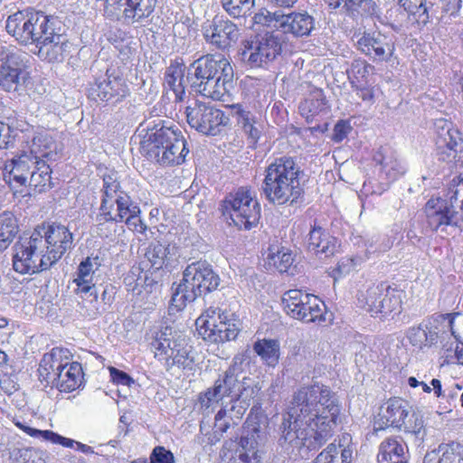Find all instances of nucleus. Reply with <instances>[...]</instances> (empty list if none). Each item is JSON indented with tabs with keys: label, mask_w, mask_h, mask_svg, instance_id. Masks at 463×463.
<instances>
[{
	"label": "nucleus",
	"mask_w": 463,
	"mask_h": 463,
	"mask_svg": "<svg viewBox=\"0 0 463 463\" xmlns=\"http://www.w3.org/2000/svg\"><path fill=\"white\" fill-rule=\"evenodd\" d=\"M340 409L330 389L320 383L301 387L282 423L280 442L316 449L334 433Z\"/></svg>",
	"instance_id": "f257e3e1"
},
{
	"label": "nucleus",
	"mask_w": 463,
	"mask_h": 463,
	"mask_svg": "<svg viewBox=\"0 0 463 463\" xmlns=\"http://www.w3.org/2000/svg\"><path fill=\"white\" fill-rule=\"evenodd\" d=\"M260 387L251 378L242 376L236 363L232 364L214 382L213 388L201 393L199 402L202 408L208 409L224 398H230V409L222 408L215 415V428L225 432L230 427V421L241 420L257 396Z\"/></svg>",
	"instance_id": "f03ea898"
},
{
	"label": "nucleus",
	"mask_w": 463,
	"mask_h": 463,
	"mask_svg": "<svg viewBox=\"0 0 463 463\" xmlns=\"http://www.w3.org/2000/svg\"><path fill=\"white\" fill-rule=\"evenodd\" d=\"M233 69L222 54L207 55L188 69L186 80L193 91L214 100H226L233 89Z\"/></svg>",
	"instance_id": "7ed1b4c3"
},
{
	"label": "nucleus",
	"mask_w": 463,
	"mask_h": 463,
	"mask_svg": "<svg viewBox=\"0 0 463 463\" xmlns=\"http://www.w3.org/2000/svg\"><path fill=\"white\" fill-rule=\"evenodd\" d=\"M300 174V167L293 157L281 156L274 159L266 167L262 185L268 201L277 205L296 203L303 194Z\"/></svg>",
	"instance_id": "20e7f679"
},
{
	"label": "nucleus",
	"mask_w": 463,
	"mask_h": 463,
	"mask_svg": "<svg viewBox=\"0 0 463 463\" xmlns=\"http://www.w3.org/2000/svg\"><path fill=\"white\" fill-rule=\"evenodd\" d=\"M219 276L206 261H195L189 264L183 272V279L171 298V308L182 310L187 303L198 297L217 288Z\"/></svg>",
	"instance_id": "39448f33"
},
{
	"label": "nucleus",
	"mask_w": 463,
	"mask_h": 463,
	"mask_svg": "<svg viewBox=\"0 0 463 463\" xmlns=\"http://www.w3.org/2000/svg\"><path fill=\"white\" fill-rule=\"evenodd\" d=\"M141 146L150 158L161 165H180L188 153L182 132L172 127H162L147 134Z\"/></svg>",
	"instance_id": "423d86ee"
},
{
	"label": "nucleus",
	"mask_w": 463,
	"mask_h": 463,
	"mask_svg": "<svg viewBox=\"0 0 463 463\" xmlns=\"http://www.w3.org/2000/svg\"><path fill=\"white\" fill-rule=\"evenodd\" d=\"M388 427L398 429L422 439L424 435V420L422 416L412 411L409 402L402 398H391L385 402L374 419L375 431Z\"/></svg>",
	"instance_id": "0eeeda50"
},
{
	"label": "nucleus",
	"mask_w": 463,
	"mask_h": 463,
	"mask_svg": "<svg viewBox=\"0 0 463 463\" xmlns=\"http://www.w3.org/2000/svg\"><path fill=\"white\" fill-rule=\"evenodd\" d=\"M44 243L35 229L30 236L21 237L13 247L14 269L21 274H34L50 269L52 263Z\"/></svg>",
	"instance_id": "6e6552de"
},
{
	"label": "nucleus",
	"mask_w": 463,
	"mask_h": 463,
	"mask_svg": "<svg viewBox=\"0 0 463 463\" xmlns=\"http://www.w3.org/2000/svg\"><path fill=\"white\" fill-rule=\"evenodd\" d=\"M459 316L460 313L439 315L426 324L411 328L408 332V339L413 346L418 348L430 346L438 342L443 348L447 339L461 340V333L456 324V318Z\"/></svg>",
	"instance_id": "1a4fd4ad"
},
{
	"label": "nucleus",
	"mask_w": 463,
	"mask_h": 463,
	"mask_svg": "<svg viewBox=\"0 0 463 463\" xmlns=\"http://www.w3.org/2000/svg\"><path fill=\"white\" fill-rule=\"evenodd\" d=\"M240 325V320L232 313L213 307L207 308L195 321L198 335L210 343L235 339Z\"/></svg>",
	"instance_id": "9d476101"
},
{
	"label": "nucleus",
	"mask_w": 463,
	"mask_h": 463,
	"mask_svg": "<svg viewBox=\"0 0 463 463\" xmlns=\"http://www.w3.org/2000/svg\"><path fill=\"white\" fill-rule=\"evenodd\" d=\"M30 84L26 54L16 49L3 50L0 54V89L21 96Z\"/></svg>",
	"instance_id": "9b49d317"
},
{
	"label": "nucleus",
	"mask_w": 463,
	"mask_h": 463,
	"mask_svg": "<svg viewBox=\"0 0 463 463\" xmlns=\"http://www.w3.org/2000/svg\"><path fill=\"white\" fill-rule=\"evenodd\" d=\"M260 204L247 188L241 187L222 202V213L240 230H250L260 218Z\"/></svg>",
	"instance_id": "f8f14e48"
},
{
	"label": "nucleus",
	"mask_w": 463,
	"mask_h": 463,
	"mask_svg": "<svg viewBox=\"0 0 463 463\" xmlns=\"http://www.w3.org/2000/svg\"><path fill=\"white\" fill-rule=\"evenodd\" d=\"M254 23L275 29L285 34L303 37L310 34L315 27V20L307 12L285 13L282 10L270 12L261 9L254 15Z\"/></svg>",
	"instance_id": "ddd939ff"
},
{
	"label": "nucleus",
	"mask_w": 463,
	"mask_h": 463,
	"mask_svg": "<svg viewBox=\"0 0 463 463\" xmlns=\"http://www.w3.org/2000/svg\"><path fill=\"white\" fill-rule=\"evenodd\" d=\"M402 300V291L380 283L359 290L357 305L372 317H386L399 311Z\"/></svg>",
	"instance_id": "4468645a"
},
{
	"label": "nucleus",
	"mask_w": 463,
	"mask_h": 463,
	"mask_svg": "<svg viewBox=\"0 0 463 463\" xmlns=\"http://www.w3.org/2000/svg\"><path fill=\"white\" fill-rule=\"evenodd\" d=\"M266 433L257 416L250 415L245 422L243 435L232 449L227 463H261V447Z\"/></svg>",
	"instance_id": "2eb2a0df"
},
{
	"label": "nucleus",
	"mask_w": 463,
	"mask_h": 463,
	"mask_svg": "<svg viewBox=\"0 0 463 463\" xmlns=\"http://www.w3.org/2000/svg\"><path fill=\"white\" fill-rule=\"evenodd\" d=\"M282 304L292 318L306 323L326 321V305L315 295L300 289H290L284 293Z\"/></svg>",
	"instance_id": "dca6fc26"
},
{
	"label": "nucleus",
	"mask_w": 463,
	"mask_h": 463,
	"mask_svg": "<svg viewBox=\"0 0 463 463\" xmlns=\"http://www.w3.org/2000/svg\"><path fill=\"white\" fill-rule=\"evenodd\" d=\"M155 357L165 364L169 369L177 366L184 369H192L194 357L191 355L192 346L181 335L166 337L165 333L158 335L152 343Z\"/></svg>",
	"instance_id": "f3484780"
},
{
	"label": "nucleus",
	"mask_w": 463,
	"mask_h": 463,
	"mask_svg": "<svg viewBox=\"0 0 463 463\" xmlns=\"http://www.w3.org/2000/svg\"><path fill=\"white\" fill-rule=\"evenodd\" d=\"M282 51V40L279 33L267 32L246 42L241 60L252 68L261 67L273 61Z\"/></svg>",
	"instance_id": "a211bd4d"
},
{
	"label": "nucleus",
	"mask_w": 463,
	"mask_h": 463,
	"mask_svg": "<svg viewBox=\"0 0 463 463\" xmlns=\"http://www.w3.org/2000/svg\"><path fill=\"white\" fill-rule=\"evenodd\" d=\"M449 199L431 197L425 204L426 222L431 231L444 230V227H460L463 224V214L454 208L453 202L457 201L458 190L449 187Z\"/></svg>",
	"instance_id": "6ab92c4d"
},
{
	"label": "nucleus",
	"mask_w": 463,
	"mask_h": 463,
	"mask_svg": "<svg viewBox=\"0 0 463 463\" xmlns=\"http://www.w3.org/2000/svg\"><path fill=\"white\" fill-rule=\"evenodd\" d=\"M186 118L191 128L211 136L219 134L229 122V118L222 110L200 100L186 107Z\"/></svg>",
	"instance_id": "aec40b11"
},
{
	"label": "nucleus",
	"mask_w": 463,
	"mask_h": 463,
	"mask_svg": "<svg viewBox=\"0 0 463 463\" xmlns=\"http://www.w3.org/2000/svg\"><path fill=\"white\" fill-rule=\"evenodd\" d=\"M373 162L380 166L381 175L376 186L373 180L364 182V187L370 186L372 194H381L392 182L402 176L407 171L404 161L389 147H381L376 151L373 155Z\"/></svg>",
	"instance_id": "412c9836"
},
{
	"label": "nucleus",
	"mask_w": 463,
	"mask_h": 463,
	"mask_svg": "<svg viewBox=\"0 0 463 463\" xmlns=\"http://www.w3.org/2000/svg\"><path fill=\"white\" fill-rule=\"evenodd\" d=\"M129 95L128 85L115 69H108L105 75L96 79L90 89V96L107 105H117Z\"/></svg>",
	"instance_id": "4be33fe9"
},
{
	"label": "nucleus",
	"mask_w": 463,
	"mask_h": 463,
	"mask_svg": "<svg viewBox=\"0 0 463 463\" xmlns=\"http://www.w3.org/2000/svg\"><path fill=\"white\" fill-rule=\"evenodd\" d=\"M102 194L99 213L97 215L96 221L99 235L108 237L109 233L104 232V226L111 220L112 215L115 214V204L117 205L116 212H118L119 200L122 201L121 198H127L128 203H132V200L126 192L121 190L118 176L114 173L104 175Z\"/></svg>",
	"instance_id": "5701e85b"
},
{
	"label": "nucleus",
	"mask_w": 463,
	"mask_h": 463,
	"mask_svg": "<svg viewBox=\"0 0 463 463\" xmlns=\"http://www.w3.org/2000/svg\"><path fill=\"white\" fill-rule=\"evenodd\" d=\"M108 15L128 24H142L154 13L156 0H105Z\"/></svg>",
	"instance_id": "b1692460"
},
{
	"label": "nucleus",
	"mask_w": 463,
	"mask_h": 463,
	"mask_svg": "<svg viewBox=\"0 0 463 463\" xmlns=\"http://www.w3.org/2000/svg\"><path fill=\"white\" fill-rule=\"evenodd\" d=\"M45 241L47 255L51 258L52 265L56 263L73 244V235L70 230L61 224L52 223L35 229Z\"/></svg>",
	"instance_id": "393cba45"
},
{
	"label": "nucleus",
	"mask_w": 463,
	"mask_h": 463,
	"mask_svg": "<svg viewBox=\"0 0 463 463\" xmlns=\"http://www.w3.org/2000/svg\"><path fill=\"white\" fill-rule=\"evenodd\" d=\"M356 44L358 50L373 61H388L395 52L393 37L379 31L364 32Z\"/></svg>",
	"instance_id": "a878e982"
},
{
	"label": "nucleus",
	"mask_w": 463,
	"mask_h": 463,
	"mask_svg": "<svg viewBox=\"0 0 463 463\" xmlns=\"http://www.w3.org/2000/svg\"><path fill=\"white\" fill-rule=\"evenodd\" d=\"M33 164L34 159L26 152L5 163L3 178L14 194L22 193L24 188L27 186Z\"/></svg>",
	"instance_id": "bb28decb"
},
{
	"label": "nucleus",
	"mask_w": 463,
	"mask_h": 463,
	"mask_svg": "<svg viewBox=\"0 0 463 463\" xmlns=\"http://www.w3.org/2000/svg\"><path fill=\"white\" fill-rule=\"evenodd\" d=\"M438 128V159L443 162H454L458 152L463 151V138L460 132L450 122L439 119Z\"/></svg>",
	"instance_id": "cd10ccee"
},
{
	"label": "nucleus",
	"mask_w": 463,
	"mask_h": 463,
	"mask_svg": "<svg viewBox=\"0 0 463 463\" xmlns=\"http://www.w3.org/2000/svg\"><path fill=\"white\" fill-rule=\"evenodd\" d=\"M203 34L208 44L218 50H225L239 39V29L232 21L215 17L203 27Z\"/></svg>",
	"instance_id": "c85d7f7f"
},
{
	"label": "nucleus",
	"mask_w": 463,
	"mask_h": 463,
	"mask_svg": "<svg viewBox=\"0 0 463 463\" xmlns=\"http://www.w3.org/2000/svg\"><path fill=\"white\" fill-rule=\"evenodd\" d=\"M124 286L134 296H146L153 292L157 282L150 270H145L141 264L133 265L123 279Z\"/></svg>",
	"instance_id": "c756f323"
},
{
	"label": "nucleus",
	"mask_w": 463,
	"mask_h": 463,
	"mask_svg": "<svg viewBox=\"0 0 463 463\" xmlns=\"http://www.w3.org/2000/svg\"><path fill=\"white\" fill-rule=\"evenodd\" d=\"M101 262L98 256L87 257L80 262L78 267L77 277L73 279V283L77 288L75 291L80 294L81 298L88 295L93 296L97 298V292L93 283V274L100 267Z\"/></svg>",
	"instance_id": "7c9ffc66"
},
{
	"label": "nucleus",
	"mask_w": 463,
	"mask_h": 463,
	"mask_svg": "<svg viewBox=\"0 0 463 463\" xmlns=\"http://www.w3.org/2000/svg\"><path fill=\"white\" fill-rule=\"evenodd\" d=\"M178 257L175 245L165 244L159 241L150 243L145 253V258L155 270L173 267Z\"/></svg>",
	"instance_id": "2f4dec72"
},
{
	"label": "nucleus",
	"mask_w": 463,
	"mask_h": 463,
	"mask_svg": "<svg viewBox=\"0 0 463 463\" xmlns=\"http://www.w3.org/2000/svg\"><path fill=\"white\" fill-rule=\"evenodd\" d=\"M30 23L28 45L34 44L37 47L55 32L56 19L43 12L32 10Z\"/></svg>",
	"instance_id": "473e14b6"
},
{
	"label": "nucleus",
	"mask_w": 463,
	"mask_h": 463,
	"mask_svg": "<svg viewBox=\"0 0 463 463\" xmlns=\"http://www.w3.org/2000/svg\"><path fill=\"white\" fill-rule=\"evenodd\" d=\"M119 200V211L115 212L110 221L107 222L113 227L115 232V223L125 221L128 227L135 232L144 233L146 230V224L141 221L138 214L140 213L139 206L135 203H128V199Z\"/></svg>",
	"instance_id": "72a5a7b5"
},
{
	"label": "nucleus",
	"mask_w": 463,
	"mask_h": 463,
	"mask_svg": "<svg viewBox=\"0 0 463 463\" xmlns=\"http://www.w3.org/2000/svg\"><path fill=\"white\" fill-rule=\"evenodd\" d=\"M379 463H408V447L400 436L383 439L377 455Z\"/></svg>",
	"instance_id": "f704fd0d"
},
{
	"label": "nucleus",
	"mask_w": 463,
	"mask_h": 463,
	"mask_svg": "<svg viewBox=\"0 0 463 463\" xmlns=\"http://www.w3.org/2000/svg\"><path fill=\"white\" fill-rule=\"evenodd\" d=\"M82 374L80 364L65 359L61 363L52 387H56L60 392H72L81 384Z\"/></svg>",
	"instance_id": "c9c22d12"
},
{
	"label": "nucleus",
	"mask_w": 463,
	"mask_h": 463,
	"mask_svg": "<svg viewBox=\"0 0 463 463\" xmlns=\"http://www.w3.org/2000/svg\"><path fill=\"white\" fill-rule=\"evenodd\" d=\"M31 13L32 9L19 10L9 14L5 20L7 33L24 45H28Z\"/></svg>",
	"instance_id": "e433bc0d"
},
{
	"label": "nucleus",
	"mask_w": 463,
	"mask_h": 463,
	"mask_svg": "<svg viewBox=\"0 0 463 463\" xmlns=\"http://www.w3.org/2000/svg\"><path fill=\"white\" fill-rule=\"evenodd\" d=\"M335 247V238L330 236L328 232L315 224L308 234V250L317 255L325 254L327 257L334 254Z\"/></svg>",
	"instance_id": "4c0bfd02"
},
{
	"label": "nucleus",
	"mask_w": 463,
	"mask_h": 463,
	"mask_svg": "<svg viewBox=\"0 0 463 463\" xmlns=\"http://www.w3.org/2000/svg\"><path fill=\"white\" fill-rule=\"evenodd\" d=\"M38 56L50 62L61 61L67 48V42L62 34L54 32L47 41L36 47Z\"/></svg>",
	"instance_id": "58836bf2"
},
{
	"label": "nucleus",
	"mask_w": 463,
	"mask_h": 463,
	"mask_svg": "<svg viewBox=\"0 0 463 463\" xmlns=\"http://www.w3.org/2000/svg\"><path fill=\"white\" fill-rule=\"evenodd\" d=\"M29 147V155L34 160H49L53 156L55 142L51 133L43 129L34 134Z\"/></svg>",
	"instance_id": "ea45409f"
},
{
	"label": "nucleus",
	"mask_w": 463,
	"mask_h": 463,
	"mask_svg": "<svg viewBox=\"0 0 463 463\" xmlns=\"http://www.w3.org/2000/svg\"><path fill=\"white\" fill-rule=\"evenodd\" d=\"M184 70V64L173 63L165 73V88L173 91L176 101H182L185 95Z\"/></svg>",
	"instance_id": "a19ab883"
},
{
	"label": "nucleus",
	"mask_w": 463,
	"mask_h": 463,
	"mask_svg": "<svg viewBox=\"0 0 463 463\" xmlns=\"http://www.w3.org/2000/svg\"><path fill=\"white\" fill-rule=\"evenodd\" d=\"M62 361V350L61 349H52L51 353L45 354L38 369L41 381H44L48 385L52 386Z\"/></svg>",
	"instance_id": "79ce46f5"
},
{
	"label": "nucleus",
	"mask_w": 463,
	"mask_h": 463,
	"mask_svg": "<svg viewBox=\"0 0 463 463\" xmlns=\"http://www.w3.org/2000/svg\"><path fill=\"white\" fill-rule=\"evenodd\" d=\"M352 457L351 447L333 442L317 455L313 463H351Z\"/></svg>",
	"instance_id": "37998d69"
},
{
	"label": "nucleus",
	"mask_w": 463,
	"mask_h": 463,
	"mask_svg": "<svg viewBox=\"0 0 463 463\" xmlns=\"http://www.w3.org/2000/svg\"><path fill=\"white\" fill-rule=\"evenodd\" d=\"M14 424L23 430L26 435L44 441H49L52 444H59L61 446H71L72 442L65 439L63 436L53 432L52 430H41L31 427L27 422L22 419L14 418Z\"/></svg>",
	"instance_id": "c03bdc74"
},
{
	"label": "nucleus",
	"mask_w": 463,
	"mask_h": 463,
	"mask_svg": "<svg viewBox=\"0 0 463 463\" xmlns=\"http://www.w3.org/2000/svg\"><path fill=\"white\" fill-rule=\"evenodd\" d=\"M51 174L52 170L45 160H34L27 185L33 187L34 190H37L38 192H42L46 188H51Z\"/></svg>",
	"instance_id": "a18cd8bd"
},
{
	"label": "nucleus",
	"mask_w": 463,
	"mask_h": 463,
	"mask_svg": "<svg viewBox=\"0 0 463 463\" xmlns=\"http://www.w3.org/2000/svg\"><path fill=\"white\" fill-rule=\"evenodd\" d=\"M328 109L325 94L321 90L312 91L299 105V111L307 120Z\"/></svg>",
	"instance_id": "49530a36"
},
{
	"label": "nucleus",
	"mask_w": 463,
	"mask_h": 463,
	"mask_svg": "<svg viewBox=\"0 0 463 463\" xmlns=\"http://www.w3.org/2000/svg\"><path fill=\"white\" fill-rule=\"evenodd\" d=\"M254 352L269 366H275L279 358V344L277 340L262 339L253 345Z\"/></svg>",
	"instance_id": "de8ad7c7"
},
{
	"label": "nucleus",
	"mask_w": 463,
	"mask_h": 463,
	"mask_svg": "<svg viewBox=\"0 0 463 463\" xmlns=\"http://www.w3.org/2000/svg\"><path fill=\"white\" fill-rule=\"evenodd\" d=\"M18 232L15 216L11 212L0 213V251L6 249Z\"/></svg>",
	"instance_id": "09e8293b"
},
{
	"label": "nucleus",
	"mask_w": 463,
	"mask_h": 463,
	"mask_svg": "<svg viewBox=\"0 0 463 463\" xmlns=\"http://www.w3.org/2000/svg\"><path fill=\"white\" fill-rule=\"evenodd\" d=\"M234 112L238 123L241 126L243 132L247 135L250 143L256 144L260 138V131L255 126L254 116L251 112L245 110L241 105L234 106Z\"/></svg>",
	"instance_id": "8fccbe9b"
},
{
	"label": "nucleus",
	"mask_w": 463,
	"mask_h": 463,
	"mask_svg": "<svg viewBox=\"0 0 463 463\" xmlns=\"http://www.w3.org/2000/svg\"><path fill=\"white\" fill-rule=\"evenodd\" d=\"M398 4L419 24L425 25L429 23L430 15L426 6V0H398Z\"/></svg>",
	"instance_id": "3c124183"
},
{
	"label": "nucleus",
	"mask_w": 463,
	"mask_h": 463,
	"mask_svg": "<svg viewBox=\"0 0 463 463\" xmlns=\"http://www.w3.org/2000/svg\"><path fill=\"white\" fill-rule=\"evenodd\" d=\"M266 259L267 264L279 272H286L293 262L292 254L284 249L279 250L278 247L269 248Z\"/></svg>",
	"instance_id": "603ef678"
},
{
	"label": "nucleus",
	"mask_w": 463,
	"mask_h": 463,
	"mask_svg": "<svg viewBox=\"0 0 463 463\" xmlns=\"http://www.w3.org/2000/svg\"><path fill=\"white\" fill-rule=\"evenodd\" d=\"M346 11L352 15L378 16L379 8L373 0H345Z\"/></svg>",
	"instance_id": "864d4df0"
},
{
	"label": "nucleus",
	"mask_w": 463,
	"mask_h": 463,
	"mask_svg": "<svg viewBox=\"0 0 463 463\" xmlns=\"http://www.w3.org/2000/svg\"><path fill=\"white\" fill-rule=\"evenodd\" d=\"M223 9L232 17L247 15L254 6V0H221Z\"/></svg>",
	"instance_id": "5fc2aeb1"
},
{
	"label": "nucleus",
	"mask_w": 463,
	"mask_h": 463,
	"mask_svg": "<svg viewBox=\"0 0 463 463\" xmlns=\"http://www.w3.org/2000/svg\"><path fill=\"white\" fill-rule=\"evenodd\" d=\"M442 452L439 463H463V445L451 442L439 447Z\"/></svg>",
	"instance_id": "6e6d98bb"
},
{
	"label": "nucleus",
	"mask_w": 463,
	"mask_h": 463,
	"mask_svg": "<svg viewBox=\"0 0 463 463\" xmlns=\"http://www.w3.org/2000/svg\"><path fill=\"white\" fill-rule=\"evenodd\" d=\"M443 350L445 359L448 363L452 362L454 359L459 364L463 365V336L461 340H456L455 338L447 339L446 343L443 344Z\"/></svg>",
	"instance_id": "4d7b16f0"
},
{
	"label": "nucleus",
	"mask_w": 463,
	"mask_h": 463,
	"mask_svg": "<svg viewBox=\"0 0 463 463\" xmlns=\"http://www.w3.org/2000/svg\"><path fill=\"white\" fill-rule=\"evenodd\" d=\"M17 463H46L45 453L33 448H25L19 450Z\"/></svg>",
	"instance_id": "13d9d810"
},
{
	"label": "nucleus",
	"mask_w": 463,
	"mask_h": 463,
	"mask_svg": "<svg viewBox=\"0 0 463 463\" xmlns=\"http://www.w3.org/2000/svg\"><path fill=\"white\" fill-rule=\"evenodd\" d=\"M150 463H175V458L170 450L164 447H156L150 455Z\"/></svg>",
	"instance_id": "bf43d9fd"
},
{
	"label": "nucleus",
	"mask_w": 463,
	"mask_h": 463,
	"mask_svg": "<svg viewBox=\"0 0 463 463\" xmlns=\"http://www.w3.org/2000/svg\"><path fill=\"white\" fill-rule=\"evenodd\" d=\"M351 130L352 127L349 122L345 120L338 121L334 127L332 140L336 143L342 142L345 138L347 137Z\"/></svg>",
	"instance_id": "052dcab7"
},
{
	"label": "nucleus",
	"mask_w": 463,
	"mask_h": 463,
	"mask_svg": "<svg viewBox=\"0 0 463 463\" xmlns=\"http://www.w3.org/2000/svg\"><path fill=\"white\" fill-rule=\"evenodd\" d=\"M110 377L113 383L125 386H130L134 383V380L125 372L115 367H109Z\"/></svg>",
	"instance_id": "680f3d73"
},
{
	"label": "nucleus",
	"mask_w": 463,
	"mask_h": 463,
	"mask_svg": "<svg viewBox=\"0 0 463 463\" xmlns=\"http://www.w3.org/2000/svg\"><path fill=\"white\" fill-rule=\"evenodd\" d=\"M440 2L442 3V10L450 13L452 15L461 8V0H440Z\"/></svg>",
	"instance_id": "e2e57ef3"
},
{
	"label": "nucleus",
	"mask_w": 463,
	"mask_h": 463,
	"mask_svg": "<svg viewBox=\"0 0 463 463\" xmlns=\"http://www.w3.org/2000/svg\"><path fill=\"white\" fill-rule=\"evenodd\" d=\"M65 439H68L70 441L72 442L71 446H63L64 448H76L77 450H80L81 451L82 453L86 454V455H89V454H94V449L89 446V445H86V444H83L81 442H79V441H76L74 439H69V438H66L64 437Z\"/></svg>",
	"instance_id": "0e129e2a"
},
{
	"label": "nucleus",
	"mask_w": 463,
	"mask_h": 463,
	"mask_svg": "<svg viewBox=\"0 0 463 463\" xmlns=\"http://www.w3.org/2000/svg\"><path fill=\"white\" fill-rule=\"evenodd\" d=\"M0 384H1V388L5 391V392L9 395L17 390V386L14 383H11L6 380L1 381Z\"/></svg>",
	"instance_id": "69168bd1"
},
{
	"label": "nucleus",
	"mask_w": 463,
	"mask_h": 463,
	"mask_svg": "<svg viewBox=\"0 0 463 463\" xmlns=\"http://www.w3.org/2000/svg\"><path fill=\"white\" fill-rule=\"evenodd\" d=\"M8 128L5 127V125L0 121V148H6L8 140L6 136L5 135V131H6Z\"/></svg>",
	"instance_id": "338daca9"
},
{
	"label": "nucleus",
	"mask_w": 463,
	"mask_h": 463,
	"mask_svg": "<svg viewBox=\"0 0 463 463\" xmlns=\"http://www.w3.org/2000/svg\"><path fill=\"white\" fill-rule=\"evenodd\" d=\"M431 385L433 387L434 393L437 397H443L444 392L442 391L441 383L438 379H432Z\"/></svg>",
	"instance_id": "774afa93"
}]
</instances>
